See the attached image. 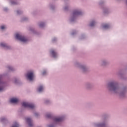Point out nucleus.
<instances>
[{
  "label": "nucleus",
  "mask_w": 127,
  "mask_h": 127,
  "mask_svg": "<svg viewBox=\"0 0 127 127\" xmlns=\"http://www.w3.org/2000/svg\"><path fill=\"white\" fill-rule=\"evenodd\" d=\"M108 88L110 91H113L114 93H117L119 91V86L118 83L111 82L108 84Z\"/></svg>",
  "instance_id": "f257e3e1"
},
{
  "label": "nucleus",
  "mask_w": 127,
  "mask_h": 127,
  "mask_svg": "<svg viewBox=\"0 0 127 127\" xmlns=\"http://www.w3.org/2000/svg\"><path fill=\"white\" fill-rule=\"evenodd\" d=\"M15 38L16 39L20 40V41H21L22 42H26V41H27V39L26 38L18 34H16Z\"/></svg>",
  "instance_id": "f03ea898"
},
{
  "label": "nucleus",
  "mask_w": 127,
  "mask_h": 127,
  "mask_svg": "<svg viewBox=\"0 0 127 127\" xmlns=\"http://www.w3.org/2000/svg\"><path fill=\"white\" fill-rule=\"evenodd\" d=\"M22 106L24 107V108H29V109H34L35 107L34 105L27 102H23Z\"/></svg>",
  "instance_id": "7ed1b4c3"
},
{
  "label": "nucleus",
  "mask_w": 127,
  "mask_h": 127,
  "mask_svg": "<svg viewBox=\"0 0 127 127\" xmlns=\"http://www.w3.org/2000/svg\"><path fill=\"white\" fill-rule=\"evenodd\" d=\"M34 77V74L32 72H28L27 74V79L30 80V81H32V80H33Z\"/></svg>",
  "instance_id": "20e7f679"
},
{
  "label": "nucleus",
  "mask_w": 127,
  "mask_h": 127,
  "mask_svg": "<svg viewBox=\"0 0 127 127\" xmlns=\"http://www.w3.org/2000/svg\"><path fill=\"white\" fill-rule=\"evenodd\" d=\"M18 102V99L17 98H11L10 100V102L12 104H16Z\"/></svg>",
  "instance_id": "39448f33"
},
{
  "label": "nucleus",
  "mask_w": 127,
  "mask_h": 127,
  "mask_svg": "<svg viewBox=\"0 0 127 127\" xmlns=\"http://www.w3.org/2000/svg\"><path fill=\"white\" fill-rule=\"evenodd\" d=\"M81 14V12L78 10H75L73 12V16H77V15H80Z\"/></svg>",
  "instance_id": "423d86ee"
},
{
  "label": "nucleus",
  "mask_w": 127,
  "mask_h": 127,
  "mask_svg": "<svg viewBox=\"0 0 127 127\" xmlns=\"http://www.w3.org/2000/svg\"><path fill=\"white\" fill-rule=\"evenodd\" d=\"M27 123H28L29 127H32V121L30 118H27L26 119Z\"/></svg>",
  "instance_id": "0eeeda50"
},
{
  "label": "nucleus",
  "mask_w": 127,
  "mask_h": 127,
  "mask_svg": "<svg viewBox=\"0 0 127 127\" xmlns=\"http://www.w3.org/2000/svg\"><path fill=\"white\" fill-rule=\"evenodd\" d=\"M63 118H57L54 119L55 122H62Z\"/></svg>",
  "instance_id": "6e6552de"
},
{
  "label": "nucleus",
  "mask_w": 127,
  "mask_h": 127,
  "mask_svg": "<svg viewBox=\"0 0 127 127\" xmlns=\"http://www.w3.org/2000/svg\"><path fill=\"white\" fill-rule=\"evenodd\" d=\"M51 54H52L53 57L55 58L57 56V53H56L55 52V51H54L53 50L51 51Z\"/></svg>",
  "instance_id": "1a4fd4ad"
},
{
  "label": "nucleus",
  "mask_w": 127,
  "mask_h": 127,
  "mask_svg": "<svg viewBox=\"0 0 127 127\" xmlns=\"http://www.w3.org/2000/svg\"><path fill=\"white\" fill-rule=\"evenodd\" d=\"M43 90V86H39L38 89V92H42Z\"/></svg>",
  "instance_id": "9d476101"
},
{
  "label": "nucleus",
  "mask_w": 127,
  "mask_h": 127,
  "mask_svg": "<svg viewBox=\"0 0 127 127\" xmlns=\"http://www.w3.org/2000/svg\"><path fill=\"white\" fill-rule=\"evenodd\" d=\"M109 27H110V25H109V24H105L103 26V28H109Z\"/></svg>",
  "instance_id": "9b49d317"
},
{
  "label": "nucleus",
  "mask_w": 127,
  "mask_h": 127,
  "mask_svg": "<svg viewBox=\"0 0 127 127\" xmlns=\"http://www.w3.org/2000/svg\"><path fill=\"white\" fill-rule=\"evenodd\" d=\"M0 46L1 47H5V46H6V45L4 43H0Z\"/></svg>",
  "instance_id": "f8f14e48"
},
{
  "label": "nucleus",
  "mask_w": 127,
  "mask_h": 127,
  "mask_svg": "<svg viewBox=\"0 0 127 127\" xmlns=\"http://www.w3.org/2000/svg\"><path fill=\"white\" fill-rule=\"evenodd\" d=\"M95 23L94 21L91 22L90 24V26H94V25H95Z\"/></svg>",
  "instance_id": "ddd939ff"
},
{
  "label": "nucleus",
  "mask_w": 127,
  "mask_h": 127,
  "mask_svg": "<svg viewBox=\"0 0 127 127\" xmlns=\"http://www.w3.org/2000/svg\"><path fill=\"white\" fill-rule=\"evenodd\" d=\"M44 25V23H41L40 24L39 26L40 27H42V26H43Z\"/></svg>",
  "instance_id": "4468645a"
},
{
  "label": "nucleus",
  "mask_w": 127,
  "mask_h": 127,
  "mask_svg": "<svg viewBox=\"0 0 127 127\" xmlns=\"http://www.w3.org/2000/svg\"><path fill=\"white\" fill-rule=\"evenodd\" d=\"M46 117H47V118H51V115H50V114H48V115H47V116H46Z\"/></svg>",
  "instance_id": "2eb2a0df"
},
{
  "label": "nucleus",
  "mask_w": 127,
  "mask_h": 127,
  "mask_svg": "<svg viewBox=\"0 0 127 127\" xmlns=\"http://www.w3.org/2000/svg\"><path fill=\"white\" fill-rule=\"evenodd\" d=\"M1 29H4L5 28V27L4 26H1L0 27Z\"/></svg>",
  "instance_id": "dca6fc26"
},
{
  "label": "nucleus",
  "mask_w": 127,
  "mask_h": 127,
  "mask_svg": "<svg viewBox=\"0 0 127 127\" xmlns=\"http://www.w3.org/2000/svg\"><path fill=\"white\" fill-rule=\"evenodd\" d=\"M8 69H9V70H11V71H12V70H13L12 67L11 66H9V67H8Z\"/></svg>",
  "instance_id": "f3484780"
},
{
  "label": "nucleus",
  "mask_w": 127,
  "mask_h": 127,
  "mask_svg": "<svg viewBox=\"0 0 127 127\" xmlns=\"http://www.w3.org/2000/svg\"><path fill=\"white\" fill-rule=\"evenodd\" d=\"M1 91H3V87H0V92H1Z\"/></svg>",
  "instance_id": "a211bd4d"
},
{
  "label": "nucleus",
  "mask_w": 127,
  "mask_h": 127,
  "mask_svg": "<svg viewBox=\"0 0 127 127\" xmlns=\"http://www.w3.org/2000/svg\"><path fill=\"white\" fill-rule=\"evenodd\" d=\"M45 74H46V71H44L43 72V75H45Z\"/></svg>",
  "instance_id": "6ab92c4d"
},
{
  "label": "nucleus",
  "mask_w": 127,
  "mask_h": 127,
  "mask_svg": "<svg viewBox=\"0 0 127 127\" xmlns=\"http://www.w3.org/2000/svg\"><path fill=\"white\" fill-rule=\"evenodd\" d=\"M11 3H12V4H16V3H15L14 2H12Z\"/></svg>",
  "instance_id": "aec40b11"
},
{
  "label": "nucleus",
  "mask_w": 127,
  "mask_h": 127,
  "mask_svg": "<svg viewBox=\"0 0 127 127\" xmlns=\"http://www.w3.org/2000/svg\"><path fill=\"white\" fill-rule=\"evenodd\" d=\"M4 120V119H3V118H2L1 119V122H3V120Z\"/></svg>",
  "instance_id": "412c9836"
},
{
  "label": "nucleus",
  "mask_w": 127,
  "mask_h": 127,
  "mask_svg": "<svg viewBox=\"0 0 127 127\" xmlns=\"http://www.w3.org/2000/svg\"><path fill=\"white\" fill-rule=\"evenodd\" d=\"M17 13L18 14H19V11H17Z\"/></svg>",
  "instance_id": "4be33fe9"
},
{
  "label": "nucleus",
  "mask_w": 127,
  "mask_h": 127,
  "mask_svg": "<svg viewBox=\"0 0 127 127\" xmlns=\"http://www.w3.org/2000/svg\"><path fill=\"white\" fill-rule=\"evenodd\" d=\"M6 9H6V8H5V9H4V10H6Z\"/></svg>",
  "instance_id": "5701e85b"
},
{
  "label": "nucleus",
  "mask_w": 127,
  "mask_h": 127,
  "mask_svg": "<svg viewBox=\"0 0 127 127\" xmlns=\"http://www.w3.org/2000/svg\"><path fill=\"white\" fill-rule=\"evenodd\" d=\"M37 115H38L37 113L35 114V116H37Z\"/></svg>",
  "instance_id": "b1692460"
},
{
  "label": "nucleus",
  "mask_w": 127,
  "mask_h": 127,
  "mask_svg": "<svg viewBox=\"0 0 127 127\" xmlns=\"http://www.w3.org/2000/svg\"><path fill=\"white\" fill-rule=\"evenodd\" d=\"M65 9H66V8H65Z\"/></svg>",
  "instance_id": "393cba45"
}]
</instances>
